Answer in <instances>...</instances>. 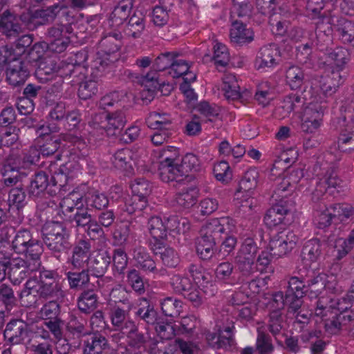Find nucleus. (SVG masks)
I'll return each instance as SVG.
<instances>
[{
	"label": "nucleus",
	"mask_w": 354,
	"mask_h": 354,
	"mask_svg": "<svg viewBox=\"0 0 354 354\" xmlns=\"http://www.w3.org/2000/svg\"><path fill=\"white\" fill-rule=\"evenodd\" d=\"M159 176L160 179L166 183L176 181L180 183L186 178L181 173L180 166L178 164H174V160L167 158L161 161L158 167Z\"/></svg>",
	"instance_id": "12"
},
{
	"label": "nucleus",
	"mask_w": 354,
	"mask_h": 354,
	"mask_svg": "<svg viewBox=\"0 0 354 354\" xmlns=\"http://www.w3.org/2000/svg\"><path fill=\"white\" fill-rule=\"evenodd\" d=\"M30 263L21 257L12 258L8 263V277L15 284L19 283L27 277Z\"/></svg>",
	"instance_id": "16"
},
{
	"label": "nucleus",
	"mask_w": 354,
	"mask_h": 354,
	"mask_svg": "<svg viewBox=\"0 0 354 354\" xmlns=\"http://www.w3.org/2000/svg\"><path fill=\"white\" fill-rule=\"evenodd\" d=\"M240 88L234 76H227L223 80L222 90L228 100H238L241 97Z\"/></svg>",
	"instance_id": "40"
},
{
	"label": "nucleus",
	"mask_w": 354,
	"mask_h": 354,
	"mask_svg": "<svg viewBox=\"0 0 354 354\" xmlns=\"http://www.w3.org/2000/svg\"><path fill=\"white\" fill-rule=\"evenodd\" d=\"M344 79L340 71H332L330 73L322 77L320 80V89L325 96L332 95L343 83Z\"/></svg>",
	"instance_id": "22"
},
{
	"label": "nucleus",
	"mask_w": 354,
	"mask_h": 354,
	"mask_svg": "<svg viewBox=\"0 0 354 354\" xmlns=\"http://www.w3.org/2000/svg\"><path fill=\"white\" fill-rule=\"evenodd\" d=\"M221 241V244L218 250L217 255L219 257L225 258L234 250L237 241L236 239L230 234L225 235Z\"/></svg>",
	"instance_id": "62"
},
{
	"label": "nucleus",
	"mask_w": 354,
	"mask_h": 354,
	"mask_svg": "<svg viewBox=\"0 0 354 354\" xmlns=\"http://www.w3.org/2000/svg\"><path fill=\"white\" fill-rule=\"evenodd\" d=\"M131 153L129 149H122L116 151L113 155V163L115 167L125 170H127L129 167H131Z\"/></svg>",
	"instance_id": "48"
},
{
	"label": "nucleus",
	"mask_w": 354,
	"mask_h": 354,
	"mask_svg": "<svg viewBox=\"0 0 354 354\" xmlns=\"http://www.w3.org/2000/svg\"><path fill=\"white\" fill-rule=\"evenodd\" d=\"M133 259L139 263L145 270L153 272L156 269V263L151 259L149 254L141 248H137L133 251Z\"/></svg>",
	"instance_id": "52"
},
{
	"label": "nucleus",
	"mask_w": 354,
	"mask_h": 354,
	"mask_svg": "<svg viewBox=\"0 0 354 354\" xmlns=\"http://www.w3.org/2000/svg\"><path fill=\"white\" fill-rule=\"evenodd\" d=\"M162 263L167 267L176 268L180 263L178 254L171 248H167L160 252Z\"/></svg>",
	"instance_id": "63"
},
{
	"label": "nucleus",
	"mask_w": 354,
	"mask_h": 354,
	"mask_svg": "<svg viewBox=\"0 0 354 354\" xmlns=\"http://www.w3.org/2000/svg\"><path fill=\"white\" fill-rule=\"evenodd\" d=\"M131 188L133 194L145 198H147L151 192V185L149 182L145 178L135 179L131 184Z\"/></svg>",
	"instance_id": "57"
},
{
	"label": "nucleus",
	"mask_w": 354,
	"mask_h": 354,
	"mask_svg": "<svg viewBox=\"0 0 354 354\" xmlns=\"http://www.w3.org/2000/svg\"><path fill=\"white\" fill-rule=\"evenodd\" d=\"M97 306V296L91 289L84 290L77 300V306L80 310L84 313L89 314L93 311Z\"/></svg>",
	"instance_id": "31"
},
{
	"label": "nucleus",
	"mask_w": 354,
	"mask_h": 354,
	"mask_svg": "<svg viewBox=\"0 0 354 354\" xmlns=\"http://www.w3.org/2000/svg\"><path fill=\"white\" fill-rule=\"evenodd\" d=\"M277 180L280 182L277 183V188L274 192L277 197H287L294 192L295 186L291 183L289 177L283 178H279Z\"/></svg>",
	"instance_id": "61"
},
{
	"label": "nucleus",
	"mask_w": 354,
	"mask_h": 354,
	"mask_svg": "<svg viewBox=\"0 0 354 354\" xmlns=\"http://www.w3.org/2000/svg\"><path fill=\"white\" fill-rule=\"evenodd\" d=\"M161 308L165 316L176 317L180 315L182 302L171 297H166L161 302Z\"/></svg>",
	"instance_id": "43"
},
{
	"label": "nucleus",
	"mask_w": 354,
	"mask_h": 354,
	"mask_svg": "<svg viewBox=\"0 0 354 354\" xmlns=\"http://www.w3.org/2000/svg\"><path fill=\"white\" fill-rule=\"evenodd\" d=\"M128 338L129 339V345L137 348L145 346L149 339L148 333L140 330L135 325H133L128 333Z\"/></svg>",
	"instance_id": "45"
},
{
	"label": "nucleus",
	"mask_w": 354,
	"mask_h": 354,
	"mask_svg": "<svg viewBox=\"0 0 354 354\" xmlns=\"http://www.w3.org/2000/svg\"><path fill=\"white\" fill-rule=\"evenodd\" d=\"M109 348L106 338L97 333L89 335L84 342V354H103Z\"/></svg>",
	"instance_id": "18"
},
{
	"label": "nucleus",
	"mask_w": 354,
	"mask_h": 354,
	"mask_svg": "<svg viewBox=\"0 0 354 354\" xmlns=\"http://www.w3.org/2000/svg\"><path fill=\"white\" fill-rule=\"evenodd\" d=\"M308 290L311 297H317L324 290V274L320 273L308 281Z\"/></svg>",
	"instance_id": "59"
},
{
	"label": "nucleus",
	"mask_w": 354,
	"mask_h": 354,
	"mask_svg": "<svg viewBox=\"0 0 354 354\" xmlns=\"http://www.w3.org/2000/svg\"><path fill=\"white\" fill-rule=\"evenodd\" d=\"M111 261V257L107 251H99L93 259L88 262L86 270L95 277L105 274Z\"/></svg>",
	"instance_id": "15"
},
{
	"label": "nucleus",
	"mask_w": 354,
	"mask_h": 354,
	"mask_svg": "<svg viewBox=\"0 0 354 354\" xmlns=\"http://www.w3.org/2000/svg\"><path fill=\"white\" fill-rule=\"evenodd\" d=\"M304 72L298 66H291L286 70V82L292 90L300 88L304 82Z\"/></svg>",
	"instance_id": "37"
},
{
	"label": "nucleus",
	"mask_w": 354,
	"mask_h": 354,
	"mask_svg": "<svg viewBox=\"0 0 354 354\" xmlns=\"http://www.w3.org/2000/svg\"><path fill=\"white\" fill-rule=\"evenodd\" d=\"M297 241L298 237L293 232H280L271 239L268 250L272 252L276 259H279L290 252Z\"/></svg>",
	"instance_id": "7"
},
{
	"label": "nucleus",
	"mask_w": 354,
	"mask_h": 354,
	"mask_svg": "<svg viewBox=\"0 0 354 354\" xmlns=\"http://www.w3.org/2000/svg\"><path fill=\"white\" fill-rule=\"evenodd\" d=\"M133 8L132 0H122L114 8L111 15V21L113 25L120 26L129 17Z\"/></svg>",
	"instance_id": "28"
},
{
	"label": "nucleus",
	"mask_w": 354,
	"mask_h": 354,
	"mask_svg": "<svg viewBox=\"0 0 354 354\" xmlns=\"http://www.w3.org/2000/svg\"><path fill=\"white\" fill-rule=\"evenodd\" d=\"M257 250L258 247L251 239H247L242 244L235 258V263L243 275L249 276L254 272V264Z\"/></svg>",
	"instance_id": "5"
},
{
	"label": "nucleus",
	"mask_w": 354,
	"mask_h": 354,
	"mask_svg": "<svg viewBox=\"0 0 354 354\" xmlns=\"http://www.w3.org/2000/svg\"><path fill=\"white\" fill-rule=\"evenodd\" d=\"M346 120H348V121L345 125L344 129L342 131L339 143L342 142V144H346L351 141L354 136V118L350 115L349 111L343 116V122H346Z\"/></svg>",
	"instance_id": "60"
},
{
	"label": "nucleus",
	"mask_w": 354,
	"mask_h": 354,
	"mask_svg": "<svg viewBox=\"0 0 354 354\" xmlns=\"http://www.w3.org/2000/svg\"><path fill=\"white\" fill-rule=\"evenodd\" d=\"M33 41V37L32 35H24L19 37L13 44L12 52L14 55L20 57L22 59L28 49L30 48Z\"/></svg>",
	"instance_id": "42"
},
{
	"label": "nucleus",
	"mask_w": 354,
	"mask_h": 354,
	"mask_svg": "<svg viewBox=\"0 0 354 354\" xmlns=\"http://www.w3.org/2000/svg\"><path fill=\"white\" fill-rule=\"evenodd\" d=\"M61 9L59 3L35 11L28 9L20 15L19 18L29 29L34 30L39 26L53 22Z\"/></svg>",
	"instance_id": "3"
},
{
	"label": "nucleus",
	"mask_w": 354,
	"mask_h": 354,
	"mask_svg": "<svg viewBox=\"0 0 354 354\" xmlns=\"http://www.w3.org/2000/svg\"><path fill=\"white\" fill-rule=\"evenodd\" d=\"M313 97V93L311 87L304 88L301 94L292 93L286 96L279 108L281 116L282 118L289 116L295 109L305 105L306 101L311 100Z\"/></svg>",
	"instance_id": "10"
},
{
	"label": "nucleus",
	"mask_w": 354,
	"mask_h": 354,
	"mask_svg": "<svg viewBox=\"0 0 354 354\" xmlns=\"http://www.w3.org/2000/svg\"><path fill=\"white\" fill-rule=\"evenodd\" d=\"M28 324L21 319H15L6 324L3 337L7 343L17 345L24 343L28 337Z\"/></svg>",
	"instance_id": "8"
},
{
	"label": "nucleus",
	"mask_w": 354,
	"mask_h": 354,
	"mask_svg": "<svg viewBox=\"0 0 354 354\" xmlns=\"http://www.w3.org/2000/svg\"><path fill=\"white\" fill-rule=\"evenodd\" d=\"M47 46L46 41H39L31 46L28 49L27 53L23 58V61L29 64H35L37 66L41 64L44 59V53L47 51Z\"/></svg>",
	"instance_id": "32"
},
{
	"label": "nucleus",
	"mask_w": 354,
	"mask_h": 354,
	"mask_svg": "<svg viewBox=\"0 0 354 354\" xmlns=\"http://www.w3.org/2000/svg\"><path fill=\"white\" fill-rule=\"evenodd\" d=\"M197 198L198 189L196 187L192 186L177 193L175 201L181 207L189 208L196 203Z\"/></svg>",
	"instance_id": "35"
},
{
	"label": "nucleus",
	"mask_w": 354,
	"mask_h": 354,
	"mask_svg": "<svg viewBox=\"0 0 354 354\" xmlns=\"http://www.w3.org/2000/svg\"><path fill=\"white\" fill-rule=\"evenodd\" d=\"M35 284V278L29 279L19 295L22 303L26 306H31L37 302L39 291Z\"/></svg>",
	"instance_id": "38"
},
{
	"label": "nucleus",
	"mask_w": 354,
	"mask_h": 354,
	"mask_svg": "<svg viewBox=\"0 0 354 354\" xmlns=\"http://www.w3.org/2000/svg\"><path fill=\"white\" fill-rule=\"evenodd\" d=\"M257 349L260 354H270L273 351L269 335L260 330L258 331Z\"/></svg>",
	"instance_id": "64"
},
{
	"label": "nucleus",
	"mask_w": 354,
	"mask_h": 354,
	"mask_svg": "<svg viewBox=\"0 0 354 354\" xmlns=\"http://www.w3.org/2000/svg\"><path fill=\"white\" fill-rule=\"evenodd\" d=\"M321 242L318 239L308 241L301 251L302 260L308 262H315L322 254Z\"/></svg>",
	"instance_id": "33"
},
{
	"label": "nucleus",
	"mask_w": 354,
	"mask_h": 354,
	"mask_svg": "<svg viewBox=\"0 0 354 354\" xmlns=\"http://www.w3.org/2000/svg\"><path fill=\"white\" fill-rule=\"evenodd\" d=\"M258 173L254 169H251L245 172L244 176L239 182L238 190L249 192L254 189L257 185Z\"/></svg>",
	"instance_id": "55"
},
{
	"label": "nucleus",
	"mask_w": 354,
	"mask_h": 354,
	"mask_svg": "<svg viewBox=\"0 0 354 354\" xmlns=\"http://www.w3.org/2000/svg\"><path fill=\"white\" fill-rule=\"evenodd\" d=\"M170 284L175 292L181 295H183L186 291L189 292L192 286L188 277L179 274H175L170 278Z\"/></svg>",
	"instance_id": "51"
},
{
	"label": "nucleus",
	"mask_w": 354,
	"mask_h": 354,
	"mask_svg": "<svg viewBox=\"0 0 354 354\" xmlns=\"http://www.w3.org/2000/svg\"><path fill=\"white\" fill-rule=\"evenodd\" d=\"M230 38L232 41L239 44L250 42L253 39V32L242 22L235 21L232 24Z\"/></svg>",
	"instance_id": "25"
},
{
	"label": "nucleus",
	"mask_w": 354,
	"mask_h": 354,
	"mask_svg": "<svg viewBox=\"0 0 354 354\" xmlns=\"http://www.w3.org/2000/svg\"><path fill=\"white\" fill-rule=\"evenodd\" d=\"M132 223L130 221L122 222L113 232V238L120 244L125 243L132 231Z\"/></svg>",
	"instance_id": "58"
},
{
	"label": "nucleus",
	"mask_w": 354,
	"mask_h": 354,
	"mask_svg": "<svg viewBox=\"0 0 354 354\" xmlns=\"http://www.w3.org/2000/svg\"><path fill=\"white\" fill-rule=\"evenodd\" d=\"M69 287L76 290L89 289L90 277L86 269L81 272H68L66 273Z\"/></svg>",
	"instance_id": "26"
},
{
	"label": "nucleus",
	"mask_w": 354,
	"mask_h": 354,
	"mask_svg": "<svg viewBox=\"0 0 354 354\" xmlns=\"http://www.w3.org/2000/svg\"><path fill=\"white\" fill-rule=\"evenodd\" d=\"M335 17H328L324 15H317L314 17L315 24V33L317 41L320 43L322 47L325 44H328L331 41L332 32L334 31L333 26L332 25L333 19Z\"/></svg>",
	"instance_id": "14"
},
{
	"label": "nucleus",
	"mask_w": 354,
	"mask_h": 354,
	"mask_svg": "<svg viewBox=\"0 0 354 354\" xmlns=\"http://www.w3.org/2000/svg\"><path fill=\"white\" fill-rule=\"evenodd\" d=\"M181 173L185 175V178H189V173L192 171H198L200 163L196 156L193 153L186 154L182 159L180 165Z\"/></svg>",
	"instance_id": "50"
},
{
	"label": "nucleus",
	"mask_w": 354,
	"mask_h": 354,
	"mask_svg": "<svg viewBox=\"0 0 354 354\" xmlns=\"http://www.w3.org/2000/svg\"><path fill=\"white\" fill-rule=\"evenodd\" d=\"M50 182L48 175L44 171L36 173L27 187L28 194L30 197H39L44 191L48 192Z\"/></svg>",
	"instance_id": "20"
},
{
	"label": "nucleus",
	"mask_w": 354,
	"mask_h": 354,
	"mask_svg": "<svg viewBox=\"0 0 354 354\" xmlns=\"http://www.w3.org/2000/svg\"><path fill=\"white\" fill-rule=\"evenodd\" d=\"M21 31L20 24L9 10H6L0 15V32L7 37H17Z\"/></svg>",
	"instance_id": "19"
},
{
	"label": "nucleus",
	"mask_w": 354,
	"mask_h": 354,
	"mask_svg": "<svg viewBox=\"0 0 354 354\" xmlns=\"http://www.w3.org/2000/svg\"><path fill=\"white\" fill-rule=\"evenodd\" d=\"M41 232L43 241L50 254L59 261L66 259L72 247L70 232L66 225L57 221L47 222Z\"/></svg>",
	"instance_id": "1"
},
{
	"label": "nucleus",
	"mask_w": 354,
	"mask_h": 354,
	"mask_svg": "<svg viewBox=\"0 0 354 354\" xmlns=\"http://www.w3.org/2000/svg\"><path fill=\"white\" fill-rule=\"evenodd\" d=\"M236 222L232 218L228 216L221 217L207 223L201 227L199 233L216 243H219L223 239L225 235L234 232Z\"/></svg>",
	"instance_id": "4"
},
{
	"label": "nucleus",
	"mask_w": 354,
	"mask_h": 354,
	"mask_svg": "<svg viewBox=\"0 0 354 354\" xmlns=\"http://www.w3.org/2000/svg\"><path fill=\"white\" fill-rule=\"evenodd\" d=\"M279 55L277 45L272 44L261 48L257 62H259V68L271 67L275 64V58Z\"/></svg>",
	"instance_id": "30"
},
{
	"label": "nucleus",
	"mask_w": 354,
	"mask_h": 354,
	"mask_svg": "<svg viewBox=\"0 0 354 354\" xmlns=\"http://www.w3.org/2000/svg\"><path fill=\"white\" fill-rule=\"evenodd\" d=\"M29 71L25 62L21 58H12L6 69V81L14 87L23 85L28 77Z\"/></svg>",
	"instance_id": "11"
},
{
	"label": "nucleus",
	"mask_w": 354,
	"mask_h": 354,
	"mask_svg": "<svg viewBox=\"0 0 354 354\" xmlns=\"http://www.w3.org/2000/svg\"><path fill=\"white\" fill-rule=\"evenodd\" d=\"M63 219L73 225L77 230L84 231L93 221L91 214L88 208H81L75 206H69L60 203Z\"/></svg>",
	"instance_id": "6"
},
{
	"label": "nucleus",
	"mask_w": 354,
	"mask_h": 354,
	"mask_svg": "<svg viewBox=\"0 0 354 354\" xmlns=\"http://www.w3.org/2000/svg\"><path fill=\"white\" fill-rule=\"evenodd\" d=\"M0 302L8 310H10L17 302L13 290L6 284L0 285Z\"/></svg>",
	"instance_id": "56"
},
{
	"label": "nucleus",
	"mask_w": 354,
	"mask_h": 354,
	"mask_svg": "<svg viewBox=\"0 0 354 354\" xmlns=\"http://www.w3.org/2000/svg\"><path fill=\"white\" fill-rule=\"evenodd\" d=\"M41 145L39 146L40 153L43 156H48L54 154L61 147L62 142L65 140L62 135L44 133L41 136Z\"/></svg>",
	"instance_id": "21"
},
{
	"label": "nucleus",
	"mask_w": 354,
	"mask_h": 354,
	"mask_svg": "<svg viewBox=\"0 0 354 354\" xmlns=\"http://www.w3.org/2000/svg\"><path fill=\"white\" fill-rule=\"evenodd\" d=\"M147 204V198L140 197L138 195L132 194V196L126 201L125 210L129 214H132L137 212H140L146 207Z\"/></svg>",
	"instance_id": "54"
},
{
	"label": "nucleus",
	"mask_w": 354,
	"mask_h": 354,
	"mask_svg": "<svg viewBox=\"0 0 354 354\" xmlns=\"http://www.w3.org/2000/svg\"><path fill=\"white\" fill-rule=\"evenodd\" d=\"M326 55L328 62L334 64L337 67H342L346 63L348 52L344 48L337 47L328 50Z\"/></svg>",
	"instance_id": "53"
},
{
	"label": "nucleus",
	"mask_w": 354,
	"mask_h": 354,
	"mask_svg": "<svg viewBox=\"0 0 354 354\" xmlns=\"http://www.w3.org/2000/svg\"><path fill=\"white\" fill-rule=\"evenodd\" d=\"M148 228L151 235L156 240L167 237L166 223H164L159 216H153L149 220Z\"/></svg>",
	"instance_id": "39"
},
{
	"label": "nucleus",
	"mask_w": 354,
	"mask_h": 354,
	"mask_svg": "<svg viewBox=\"0 0 354 354\" xmlns=\"http://www.w3.org/2000/svg\"><path fill=\"white\" fill-rule=\"evenodd\" d=\"M145 16L141 11H136L130 17L125 32L133 38L139 37L145 29Z\"/></svg>",
	"instance_id": "36"
},
{
	"label": "nucleus",
	"mask_w": 354,
	"mask_h": 354,
	"mask_svg": "<svg viewBox=\"0 0 354 354\" xmlns=\"http://www.w3.org/2000/svg\"><path fill=\"white\" fill-rule=\"evenodd\" d=\"M67 176L62 169L55 171L49 180L50 187L48 194L51 196L56 195L67 184Z\"/></svg>",
	"instance_id": "44"
},
{
	"label": "nucleus",
	"mask_w": 354,
	"mask_h": 354,
	"mask_svg": "<svg viewBox=\"0 0 354 354\" xmlns=\"http://www.w3.org/2000/svg\"><path fill=\"white\" fill-rule=\"evenodd\" d=\"M122 35L120 32L110 33L102 38L99 42L101 50L107 55L117 53L122 45Z\"/></svg>",
	"instance_id": "27"
},
{
	"label": "nucleus",
	"mask_w": 354,
	"mask_h": 354,
	"mask_svg": "<svg viewBox=\"0 0 354 354\" xmlns=\"http://www.w3.org/2000/svg\"><path fill=\"white\" fill-rule=\"evenodd\" d=\"M178 56L176 53L167 52L160 54L155 59L153 68L156 71H162L168 68L172 67L175 57Z\"/></svg>",
	"instance_id": "49"
},
{
	"label": "nucleus",
	"mask_w": 354,
	"mask_h": 354,
	"mask_svg": "<svg viewBox=\"0 0 354 354\" xmlns=\"http://www.w3.org/2000/svg\"><path fill=\"white\" fill-rule=\"evenodd\" d=\"M14 251L17 254H23L31 260L38 261L44 252V248L42 243L32 236L30 241L24 243V245H21V248H17Z\"/></svg>",
	"instance_id": "23"
},
{
	"label": "nucleus",
	"mask_w": 354,
	"mask_h": 354,
	"mask_svg": "<svg viewBox=\"0 0 354 354\" xmlns=\"http://www.w3.org/2000/svg\"><path fill=\"white\" fill-rule=\"evenodd\" d=\"M78 86L77 94L82 100L90 99L97 93V83L91 79L86 78Z\"/></svg>",
	"instance_id": "46"
},
{
	"label": "nucleus",
	"mask_w": 354,
	"mask_h": 354,
	"mask_svg": "<svg viewBox=\"0 0 354 354\" xmlns=\"http://www.w3.org/2000/svg\"><path fill=\"white\" fill-rule=\"evenodd\" d=\"M291 209L282 204H276L268 209L264 216V223L270 228L282 223L284 216Z\"/></svg>",
	"instance_id": "24"
},
{
	"label": "nucleus",
	"mask_w": 354,
	"mask_h": 354,
	"mask_svg": "<svg viewBox=\"0 0 354 354\" xmlns=\"http://www.w3.org/2000/svg\"><path fill=\"white\" fill-rule=\"evenodd\" d=\"M332 25L340 40L354 48V21L344 17H338L333 19Z\"/></svg>",
	"instance_id": "13"
},
{
	"label": "nucleus",
	"mask_w": 354,
	"mask_h": 354,
	"mask_svg": "<svg viewBox=\"0 0 354 354\" xmlns=\"http://www.w3.org/2000/svg\"><path fill=\"white\" fill-rule=\"evenodd\" d=\"M35 286L39 291V297L44 299L57 296L61 288L55 274L51 271L44 270L40 272L39 279H35Z\"/></svg>",
	"instance_id": "9"
},
{
	"label": "nucleus",
	"mask_w": 354,
	"mask_h": 354,
	"mask_svg": "<svg viewBox=\"0 0 354 354\" xmlns=\"http://www.w3.org/2000/svg\"><path fill=\"white\" fill-rule=\"evenodd\" d=\"M90 245L86 241H80L73 250L71 259V264L74 268H82L84 264L88 261Z\"/></svg>",
	"instance_id": "29"
},
{
	"label": "nucleus",
	"mask_w": 354,
	"mask_h": 354,
	"mask_svg": "<svg viewBox=\"0 0 354 354\" xmlns=\"http://www.w3.org/2000/svg\"><path fill=\"white\" fill-rule=\"evenodd\" d=\"M167 230L176 234H184L189 229V224L187 218L172 216L166 221Z\"/></svg>",
	"instance_id": "41"
},
{
	"label": "nucleus",
	"mask_w": 354,
	"mask_h": 354,
	"mask_svg": "<svg viewBox=\"0 0 354 354\" xmlns=\"http://www.w3.org/2000/svg\"><path fill=\"white\" fill-rule=\"evenodd\" d=\"M195 244L196 254L203 261L210 260L218 252L217 243L201 233L196 239Z\"/></svg>",
	"instance_id": "17"
},
{
	"label": "nucleus",
	"mask_w": 354,
	"mask_h": 354,
	"mask_svg": "<svg viewBox=\"0 0 354 354\" xmlns=\"http://www.w3.org/2000/svg\"><path fill=\"white\" fill-rule=\"evenodd\" d=\"M143 304H140L142 307L140 308L136 314L142 319L145 320L148 324H154L157 320V312L154 310L153 306L149 304L145 299L142 300Z\"/></svg>",
	"instance_id": "47"
},
{
	"label": "nucleus",
	"mask_w": 354,
	"mask_h": 354,
	"mask_svg": "<svg viewBox=\"0 0 354 354\" xmlns=\"http://www.w3.org/2000/svg\"><path fill=\"white\" fill-rule=\"evenodd\" d=\"M125 123V116L122 111H115L112 113H96L89 122L93 129L103 130L109 136H120Z\"/></svg>",
	"instance_id": "2"
},
{
	"label": "nucleus",
	"mask_w": 354,
	"mask_h": 354,
	"mask_svg": "<svg viewBox=\"0 0 354 354\" xmlns=\"http://www.w3.org/2000/svg\"><path fill=\"white\" fill-rule=\"evenodd\" d=\"M306 105L303 111L301 118L304 120H313V121H321L322 120L324 110L318 102L317 97L313 95L311 100L306 101Z\"/></svg>",
	"instance_id": "34"
}]
</instances>
